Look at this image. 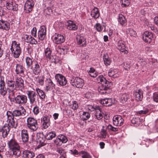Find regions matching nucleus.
Masks as SVG:
<instances>
[{
	"instance_id": "7ed1b4c3",
	"label": "nucleus",
	"mask_w": 158,
	"mask_h": 158,
	"mask_svg": "<svg viewBox=\"0 0 158 158\" xmlns=\"http://www.w3.org/2000/svg\"><path fill=\"white\" fill-rule=\"evenodd\" d=\"M56 136V133L54 131L47 132L45 136V137L43 134H40V135L38 138V142L39 143V144L38 146V148H40L46 144V139L48 140H51Z\"/></svg>"
},
{
	"instance_id": "4c0bfd02",
	"label": "nucleus",
	"mask_w": 158,
	"mask_h": 158,
	"mask_svg": "<svg viewBox=\"0 0 158 158\" xmlns=\"http://www.w3.org/2000/svg\"><path fill=\"white\" fill-rule=\"evenodd\" d=\"M135 99L137 101H141L143 98V92L141 90H139L138 92H136L135 93Z\"/></svg>"
},
{
	"instance_id": "f3484780",
	"label": "nucleus",
	"mask_w": 158,
	"mask_h": 158,
	"mask_svg": "<svg viewBox=\"0 0 158 158\" xmlns=\"http://www.w3.org/2000/svg\"><path fill=\"white\" fill-rule=\"evenodd\" d=\"M15 84L17 88L18 87L20 89H23L24 87V81L22 77L16 76L15 77Z\"/></svg>"
},
{
	"instance_id": "4be33fe9",
	"label": "nucleus",
	"mask_w": 158,
	"mask_h": 158,
	"mask_svg": "<svg viewBox=\"0 0 158 158\" xmlns=\"http://www.w3.org/2000/svg\"><path fill=\"white\" fill-rule=\"evenodd\" d=\"M31 69L33 73L35 75H38L41 72V69L39 64L36 61H35L34 64L31 66Z\"/></svg>"
},
{
	"instance_id": "6e6552de",
	"label": "nucleus",
	"mask_w": 158,
	"mask_h": 158,
	"mask_svg": "<svg viewBox=\"0 0 158 158\" xmlns=\"http://www.w3.org/2000/svg\"><path fill=\"white\" fill-rule=\"evenodd\" d=\"M20 110H14L12 113L10 111H8L9 115L13 116V117H20L21 116H24L26 114V111L23 106L20 107Z\"/></svg>"
},
{
	"instance_id": "de8ad7c7",
	"label": "nucleus",
	"mask_w": 158,
	"mask_h": 158,
	"mask_svg": "<svg viewBox=\"0 0 158 158\" xmlns=\"http://www.w3.org/2000/svg\"><path fill=\"white\" fill-rule=\"evenodd\" d=\"M128 98H129L127 94H123L121 96L120 100L122 102L124 103L126 102Z\"/></svg>"
},
{
	"instance_id": "6e6d98bb",
	"label": "nucleus",
	"mask_w": 158,
	"mask_h": 158,
	"mask_svg": "<svg viewBox=\"0 0 158 158\" xmlns=\"http://www.w3.org/2000/svg\"><path fill=\"white\" fill-rule=\"evenodd\" d=\"M78 105L77 102L75 101L72 102V108L74 110H77L78 108Z\"/></svg>"
},
{
	"instance_id": "a878e982",
	"label": "nucleus",
	"mask_w": 158,
	"mask_h": 158,
	"mask_svg": "<svg viewBox=\"0 0 158 158\" xmlns=\"http://www.w3.org/2000/svg\"><path fill=\"white\" fill-rule=\"evenodd\" d=\"M78 45L81 47H85L86 45V39L83 36L78 35L77 37Z\"/></svg>"
},
{
	"instance_id": "72a5a7b5",
	"label": "nucleus",
	"mask_w": 158,
	"mask_h": 158,
	"mask_svg": "<svg viewBox=\"0 0 158 158\" xmlns=\"http://www.w3.org/2000/svg\"><path fill=\"white\" fill-rule=\"evenodd\" d=\"M25 40L27 43L31 44H36L37 43V41L31 35H26Z\"/></svg>"
},
{
	"instance_id": "7c9ffc66",
	"label": "nucleus",
	"mask_w": 158,
	"mask_h": 158,
	"mask_svg": "<svg viewBox=\"0 0 158 158\" xmlns=\"http://www.w3.org/2000/svg\"><path fill=\"white\" fill-rule=\"evenodd\" d=\"M117 48L121 52H124L126 50V47L124 42L122 40H119L118 41L117 44Z\"/></svg>"
},
{
	"instance_id": "aec40b11",
	"label": "nucleus",
	"mask_w": 158,
	"mask_h": 158,
	"mask_svg": "<svg viewBox=\"0 0 158 158\" xmlns=\"http://www.w3.org/2000/svg\"><path fill=\"white\" fill-rule=\"evenodd\" d=\"M114 99L111 98L102 99L101 100V104L106 106L112 105L114 103Z\"/></svg>"
},
{
	"instance_id": "b1692460",
	"label": "nucleus",
	"mask_w": 158,
	"mask_h": 158,
	"mask_svg": "<svg viewBox=\"0 0 158 158\" xmlns=\"http://www.w3.org/2000/svg\"><path fill=\"white\" fill-rule=\"evenodd\" d=\"M7 93V89L5 86L3 79H0V94L3 96Z\"/></svg>"
},
{
	"instance_id": "5701e85b",
	"label": "nucleus",
	"mask_w": 158,
	"mask_h": 158,
	"mask_svg": "<svg viewBox=\"0 0 158 158\" xmlns=\"http://www.w3.org/2000/svg\"><path fill=\"white\" fill-rule=\"evenodd\" d=\"M153 37L152 33L149 31H145L143 35V39L146 42L150 43Z\"/></svg>"
},
{
	"instance_id": "473e14b6",
	"label": "nucleus",
	"mask_w": 158,
	"mask_h": 158,
	"mask_svg": "<svg viewBox=\"0 0 158 158\" xmlns=\"http://www.w3.org/2000/svg\"><path fill=\"white\" fill-rule=\"evenodd\" d=\"M22 139L23 142H27L28 140V135L27 131L23 129L21 132Z\"/></svg>"
},
{
	"instance_id": "a211bd4d",
	"label": "nucleus",
	"mask_w": 158,
	"mask_h": 158,
	"mask_svg": "<svg viewBox=\"0 0 158 158\" xmlns=\"http://www.w3.org/2000/svg\"><path fill=\"white\" fill-rule=\"evenodd\" d=\"M72 85L77 88H81L84 85V80L80 78L76 77L74 79Z\"/></svg>"
},
{
	"instance_id": "8fccbe9b",
	"label": "nucleus",
	"mask_w": 158,
	"mask_h": 158,
	"mask_svg": "<svg viewBox=\"0 0 158 158\" xmlns=\"http://www.w3.org/2000/svg\"><path fill=\"white\" fill-rule=\"evenodd\" d=\"M120 2L122 4V6L124 7L128 6L130 3L129 0H121Z\"/></svg>"
},
{
	"instance_id": "0eeeda50",
	"label": "nucleus",
	"mask_w": 158,
	"mask_h": 158,
	"mask_svg": "<svg viewBox=\"0 0 158 158\" xmlns=\"http://www.w3.org/2000/svg\"><path fill=\"white\" fill-rule=\"evenodd\" d=\"M14 97L15 102L17 104L21 105L26 103L27 102V98L25 95H19Z\"/></svg>"
},
{
	"instance_id": "412c9836",
	"label": "nucleus",
	"mask_w": 158,
	"mask_h": 158,
	"mask_svg": "<svg viewBox=\"0 0 158 158\" xmlns=\"http://www.w3.org/2000/svg\"><path fill=\"white\" fill-rule=\"evenodd\" d=\"M67 28L70 30L75 31L78 28L77 26L74 22L69 20L65 23Z\"/></svg>"
},
{
	"instance_id": "338daca9",
	"label": "nucleus",
	"mask_w": 158,
	"mask_h": 158,
	"mask_svg": "<svg viewBox=\"0 0 158 158\" xmlns=\"http://www.w3.org/2000/svg\"><path fill=\"white\" fill-rule=\"evenodd\" d=\"M88 58V56L87 54V53H85L82 54L81 55V58L83 60H86Z\"/></svg>"
},
{
	"instance_id": "052dcab7",
	"label": "nucleus",
	"mask_w": 158,
	"mask_h": 158,
	"mask_svg": "<svg viewBox=\"0 0 158 158\" xmlns=\"http://www.w3.org/2000/svg\"><path fill=\"white\" fill-rule=\"evenodd\" d=\"M37 29L35 27H34L31 31V34L32 35L35 37L37 36Z\"/></svg>"
},
{
	"instance_id": "5fc2aeb1",
	"label": "nucleus",
	"mask_w": 158,
	"mask_h": 158,
	"mask_svg": "<svg viewBox=\"0 0 158 158\" xmlns=\"http://www.w3.org/2000/svg\"><path fill=\"white\" fill-rule=\"evenodd\" d=\"M140 120V118L138 117L133 118L131 120V122L133 124H137V125H138Z\"/></svg>"
},
{
	"instance_id": "393cba45",
	"label": "nucleus",
	"mask_w": 158,
	"mask_h": 158,
	"mask_svg": "<svg viewBox=\"0 0 158 158\" xmlns=\"http://www.w3.org/2000/svg\"><path fill=\"white\" fill-rule=\"evenodd\" d=\"M41 120L43 122V127L45 129L47 128L50 123L49 117L47 116H44L42 118Z\"/></svg>"
},
{
	"instance_id": "69168bd1",
	"label": "nucleus",
	"mask_w": 158,
	"mask_h": 158,
	"mask_svg": "<svg viewBox=\"0 0 158 158\" xmlns=\"http://www.w3.org/2000/svg\"><path fill=\"white\" fill-rule=\"evenodd\" d=\"M138 62H139L141 66H143L147 64L146 62L143 60L141 59H139V60H138Z\"/></svg>"
},
{
	"instance_id": "e433bc0d",
	"label": "nucleus",
	"mask_w": 158,
	"mask_h": 158,
	"mask_svg": "<svg viewBox=\"0 0 158 158\" xmlns=\"http://www.w3.org/2000/svg\"><path fill=\"white\" fill-rule=\"evenodd\" d=\"M91 16L94 19L98 18L99 16V13L98 9L96 7H94L92 10L91 13Z\"/></svg>"
},
{
	"instance_id": "f704fd0d",
	"label": "nucleus",
	"mask_w": 158,
	"mask_h": 158,
	"mask_svg": "<svg viewBox=\"0 0 158 158\" xmlns=\"http://www.w3.org/2000/svg\"><path fill=\"white\" fill-rule=\"evenodd\" d=\"M69 49V48L68 46H58V48L57 49V51L58 52L60 53L61 54H64L67 53V52Z\"/></svg>"
},
{
	"instance_id": "58836bf2",
	"label": "nucleus",
	"mask_w": 158,
	"mask_h": 158,
	"mask_svg": "<svg viewBox=\"0 0 158 158\" xmlns=\"http://www.w3.org/2000/svg\"><path fill=\"white\" fill-rule=\"evenodd\" d=\"M44 55L47 60H50L52 57V51L49 48H47L44 50Z\"/></svg>"
},
{
	"instance_id": "423d86ee",
	"label": "nucleus",
	"mask_w": 158,
	"mask_h": 158,
	"mask_svg": "<svg viewBox=\"0 0 158 158\" xmlns=\"http://www.w3.org/2000/svg\"><path fill=\"white\" fill-rule=\"evenodd\" d=\"M7 84L9 89V98H10V97H14L15 94L14 90L17 89L14 81L12 80H8L7 81Z\"/></svg>"
},
{
	"instance_id": "0e129e2a",
	"label": "nucleus",
	"mask_w": 158,
	"mask_h": 158,
	"mask_svg": "<svg viewBox=\"0 0 158 158\" xmlns=\"http://www.w3.org/2000/svg\"><path fill=\"white\" fill-rule=\"evenodd\" d=\"M6 146V143H2V145L1 148H0V158H2V156L1 154V153L4 151V148Z\"/></svg>"
},
{
	"instance_id": "6ab92c4d",
	"label": "nucleus",
	"mask_w": 158,
	"mask_h": 158,
	"mask_svg": "<svg viewBox=\"0 0 158 158\" xmlns=\"http://www.w3.org/2000/svg\"><path fill=\"white\" fill-rule=\"evenodd\" d=\"M120 75V72L117 69H110L108 72V76L110 77L113 78H116L118 77Z\"/></svg>"
},
{
	"instance_id": "1a4fd4ad",
	"label": "nucleus",
	"mask_w": 158,
	"mask_h": 158,
	"mask_svg": "<svg viewBox=\"0 0 158 158\" xmlns=\"http://www.w3.org/2000/svg\"><path fill=\"white\" fill-rule=\"evenodd\" d=\"M27 92L30 104H33L38 100L39 98L34 91L28 90Z\"/></svg>"
},
{
	"instance_id": "4468645a",
	"label": "nucleus",
	"mask_w": 158,
	"mask_h": 158,
	"mask_svg": "<svg viewBox=\"0 0 158 158\" xmlns=\"http://www.w3.org/2000/svg\"><path fill=\"white\" fill-rule=\"evenodd\" d=\"M54 37L53 41L57 44H60L64 42L65 39L63 35H62L55 33L53 36Z\"/></svg>"
},
{
	"instance_id": "a19ab883",
	"label": "nucleus",
	"mask_w": 158,
	"mask_h": 158,
	"mask_svg": "<svg viewBox=\"0 0 158 158\" xmlns=\"http://www.w3.org/2000/svg\"><path fill=\"white\" fill-rule=\"evenodd\" d=\"M25 61L27 68H29L30 67H31V66L34 64V63L35 61L29 57H27L25 58Z\"/></svg>"
},
{
	"instance_id": "cd10ccee",
	"label": "nucleus",
	"mask_w": 158,
	"mask_h": 158,
	"mask_svg": "<svg viewBox=\"0 0 158 158\" xmlns=\"http://www.w3.org/2000/svg\"><path fill=\"white\" fill-rule=\"evenodd\" d=\"M10 130V128L7 125L3 126L1 128L0 133L2 136L3 138L6 137L9 132Z\"/></svg>"
},
{
	"instance_id": "3c124183",
	"label": "nucleus",
	"mask_w": 158,
	"mask_h": 158,
	"mask_svg": "<svg viewBox=\"0 0 158 158\" xmlns=\"http://www.w3.org/2000/svg\"><path fill=\"white\" fill-rule=\"evenodd\" d=\"M85 108L86 110L91 112L95 110H96V106L94 107L89 105H86L85 106Z\"/></svg>"
},
{
	"instance_id": "dca6fc26",
	"label": "nucleus",
	"mask_w": 158,
	"mask_h": 158,
	"mask_svg": "<svg viewBox=\"0 0 158 158\" xmlns=\"http://www.w3.org/2000/svg\"><path fill=\"white\" fill-rule=\"evenodd\" d=\"M46 35V27L44 26H41L38 32V36L39 39L43 40L45 38Z\"/></svg>"
},
{
	"instance_id": "9b49d317",
	"label": "nucleus",
	"mask_w": 158,
	"mask_h": 158,
	"mask_svg": "<svg viewBox=\"0 0 158 158\" xmlns=\"http://www.w3.org/2000/svg\"><path fill=\"white\" fill-rule=\"evenodd\" d=\"M34 5L32 0H28L26 1L24 6V10L25 13H28L32 11Z\"/></svg>"
},
{
	"instance_id": "ddd939ff",
	"label": "nucleus",
	"mask_w": 158,
	"mask_h": 158,
	"mask_svg": "<svg viewBox=\"0 0 158 158\" xmlns=\"http://www.w3.org/2000/svg\"><path fill=\"white\" fill-rule=\"evenodd\" d=\"M7 122L9 123L7 125L9 127L16 128L18 126V123L15 122L13 116L9 115L8 112H7Z\"/></svg>"
},
{
	"instance_id": "680f3d73",
	"label": "nucleus",
	"mask_w": 158,
	"mask_h": 158,
	"mask_svg": "<svg viewBox=\"0 0 158 158\" xmlns=\"http://www.w3.org/2000/svg\"><path fill=\"white\" fill-rule=\"evenodd\" d=\"M148 111V109H146L145 110H141L137 112V114H147Z\"/></svg>"
},
{
	"instance_id": "13d9d810",
	"label": "nucleus",
	"mask_w": 158,
	"mask_h": 158,
	"mask_svg": "<svg viewBox=\"0 0 158 158\" xmlns=\"http://www.w3.org/2000/svg\"><path fill=\"white\" fill-rule=\"evenodd\" d=\"M57 151L58 152L60 153V155L62 156H64V155L66 152L65 151L61 148H57Z\"/></svg>"
},
{
	"instance_id": "c85d7f7f",
	"label": "nucleus",
	"mask_w": 158,
	"mask_h": 158,
	"mask_svg": "<svg viewBox=\"0 0 158 158\" xmlns=\"http://www.w3.org/2000/svg\"><path fill=\"white\" fill-rule=\"evenodd\" d=\"M25 68L22 64H16L15 72L17 74H23Z\"/></svg>"
},
{
	"instance_id": "f03ea898",
	"label": "nucleus",
	"mask_w": 158,
	"mask_h": 158,
	"mask_svg": "<svg viewBox=\"0 0 158 158\" xmlns=\"http://www.w3.org/2000/svg\"><path fill=\"white\" fill-rule=\"evenodd\" d=\"M8 148L12 152L13 155L18 157L21 154L20 147L19 143L14 138L8 141L7 143Z\"/></svg>"
},
{
	"instance_id": "774afa93",
	"label": "nucleus",
	"mask_w": 158,
	"mask_h": 158,
	"mask_svg": "<svg viewBox=\"0 0 158 158\" xmlns=\"http://www.w3.org/2000/svg\"><path fill=\"white\" fill-rule=\"evenodd\" d=\"M153 99L154 101L158 102V94H154L153 96Z\"/></svg>"
},
{
	"instance_id": "bb28decb",
	"label": "nucleus",
	"mask_w": 158,
	"mask_h": 158,
	"mask_svg": "<svg viewBox=\"0 0 158 158\" xmlns=\"http://www.w3.org/2000/svg\"><path fill=\"white\" fill-rule=\"evenodd\" d=\"M10 28L9 23L6 21L0 20V29L8 31Z\"/></svg>"
},
{
	"instance_id": "f257e3e1",
	"label": "nucleus",
	"mask_w": 158,
	"mask_h": 158,
	"mask_svg": "<svg viewBox=\"0 0 158 158\" xmlns=\"http://www.w3.org/2000/svg\"><path fill=\"white\" fill-rule=\"evenodd\" d=\"M98 83H101V85L98 87V91L101 94H105L112 85V84L107 81L103 75H100L97 78Z\"/></svg>"
},
{
	"instance_id": "2f4dec72",
	"label": "nucleus",
	"mask_w": 158,
	"mask_h": 158,
	"mask_svg": "<svg viewBox=\"0 0 158 158\" xmlns=\"http://www.w3.org/2000/svg\"><path fill=\"white\" fill-rule=\"evenodd\" d=\"M46 87L48 89L55 88V84L50 78H47L45 81Z\"/></svg>"
},
{
	"instance_id": "37998d69",
	"label": "nucleus",
	"mask_w": 158,
	"mask_h": 158,
	"mask_svg": "<svg viewBox=\"0 0 158 158\" xmlns=\"http://www.w3.org/2000/svg\"><path fill=\"white\" fill-rule=\"evenodd\" d=\"M79 156H81L82 158H91V156L86 152L81 151L79 152Z\"/></svg>"
},
{
	"instance_id": "c03bdc74",
	"label": "nucleus",
	"mask_w": 158,
	"mask_h": 158,
	"mask_svg": "<svg viewBox=\"0 0 158 158\" xmlns=\"http://www.w3.org/2000/svg\"><path fill=\"white\" fill-rule=\"evenodd\" d=\"M103 59L104 64L106 66L109 65L111 63V60L107 55H104L103 57Z\"/></svg>"
},
{
	"instance_id": "4d7b16f0",
	"label": "nucleus",
	"mask_w": 158,
	"mask_h": 158,
	"mask_svg": "<svg viewBox=\"0 0 158 158\" xmlns=\"http://www.w3.org/2000/svg\"><path fill=\"white\" fill-rule=\"evenodd\" d=\"M129 31V34L131 36L135 37L136 35V32L131 29H128Z\"/></svg>"
},
{
	"instance_id": "a18cd8bd",
	"label": "nucleus",
	"mask_w": 158,
	"mask_h": 158,
	"mask_svg": "<svg viewBox=\"0 0 158 158\" xmlns=\"http://www.w3.org/2000/svg\"><path fill=\"white\" fill-rule=\"evenodd\" d=\"M89 74L91 77H96L98 75L97 72L95 71L94 68H90L89 70Z\"/></svg>"
},
{
	"instance_id": "f8f14e48",
	"label": "nucleus",
	"mask_w": 158,
	"mask_h": 158,
	"mask_svg": "<svg viewBox=\"0 0 158 158\" xmlns=\"http://www.w3.org/2000/svg\"><path fill=\"white\" fill-rule=\"evenodd\" d=\"M7 8L10 10L17 11L18 10V5L12 0H7L6 1Z\"/></svg>"
},
{
	"instance_id": "20e7f679",
	"label": "nucleus",
	"mask_w": 158,
	"mask_h": 158,
	"mask_svg": "<svg viewBox=\"0 0 158 158\" xmlns=\"http://www.w3.org/2000/svg\"><path fill=\"white\" fill-rule=\"evenodd\" d=\"M10 50L14 57L15 58L19 57L21 52L20 44L16 41H14L12 42Z\"/></svg>"
},
{
	"instance_id": "603ef678",
	"label": "nucleus",
	"mask_w": 158,
	"mask_h": 158,
	"mask_svg": "<svg viewBox=\"0 0 158 158\" xmlns=\"http://www.w3.org/2000/svg\"><path fill=\"white\" fill-rule=\"evenodd\" d=\"M44 77L43 76H41L38 77L37 80V82L41 85H43L44 83Z\"/></svg>"
},
{
	"instance_id": "c9c22d12",
	"label": "nucleus",
	"mask_w": 158,
	"mask_h": 158,
	"mask_svg": "<svg viewBox=\"0 0 158 158\" xmlns=\"http://www.w3.org/2000/svg\"><path fill=\"white\" fill-rule=\"evenodd\" d=\"M118 22L123 26H125L127 24V20L125 17L122 14H120L118 16Z\"/></svg>"
},
{
	"instance_id": "ea45409f",
	"label": "nucleus",
	"mask_w": 158,
	"mask_h": 158,
	"mask_svg": "<svg viewBox=\"0 0 158 158\" xmlns=\"http://www.w3.org/2000/svg\"><path fill=\"white\" fill-rule=\"evenodd\" d=\"M23 154L26 158H33L35 156V154L33 152L29 150L25 151Z\"/></svg>"
},
{
	"instance_id": "09e8293b",
	"label": "nucleus",
	"mask_w": 158,
	"mask_h": 158,
	"mask_svg": "<svg viewBox=\"0 0 158 158\" xmlns=\"http://www.w3.org/2000/svg\"><path fill=\"white\" fill-rule=\"evenodd\" d=\"M58 137L61 142V144L66 143L68 140L66 137L63 135H60L58 136Z\"/></svg>"
},
{
	"instance_id": "2eb2a0df",
	"label": "nucleus",
	"mask_w": 158,
	"mask_h": 158,
	"mask_svg": "<svg viewBox=\"0 0 158 158\" xmlns=\"http://www.w3.org/2000/svg\"><path fill=\"white\" fill-rule=\"evenodd\" d=\"M114 124L116 126H120L122 125L124 120L122 117L119 115L114 116L113 118Z\"/></svg>"
},
{
	"instance_id": "39448f33",
	"label": "nucleus",
	"mask_w": 158,
	"mask_h": 158,
	"mask_svg": "<svg viewBox=\"0 0 158 158\" xmlns=\"http://www.w3.org/2000/svg\"><path fill=\"white\" fill-rule=\"evenodd\" d=\"M27 127L32 131H36L38 128V125L37 121L33 118L29 117L27 118Z\"/></svg>"
},
{
	"instance_id": "bf43d9fd",
	"label": "nucleus",
	"mask_w": 158,
	"mask_h": 158,
	"mask_svg": "<svg viewBox=\"0 0 158 158\" xmlns=\"http://www.w3.org/2000/svg\"><path fill=\"white\" fill-rule=\"evenodd\" d=\"M95 27L98 31H100L102 30V27L99 23H97L95 25Z\"/></svg>"
},
{
	"instance_id": "49530a36",
	"label": "nucleus",
	"mask_w": 158,
	"mask_h": 158,
	"mask_svg": "<svg viewBox=\"0 0 158 158\" xmlns=\"http://www.w3.org/2000/svg\"><path fill=\"white\" fill-rule=\"evenodd\" d=\"M90 117L89 113L87 112H84L82 114V118L83 120H86L89 119Z\"/></svg>"
},
{
	"instance_id": "864d4df0",
	"label": "nucleus",
	"mask_w": 158,
	"mask_h": 158,
	"mask_svg": "<svg viewBox=\"0 0 158 158\" xmlns=\"http://www.w3.org/2000/svg\"><path fill=\"white\" fill-rule=\"evenodd\" d=\"M40 109L39 106L36 105L33 108V111L34 114L37 115L40 112Z\"/></svg>"
},
{
	"instance_id": "79ce46f5",
	"label": "nucleus",
	"mask_w": 158,
	"mask_h": 158,
	"mask_svg": "<svg viewBox=\"0 0 158 158\" xmlns=\"http://www.w3.org/2000/svg\"><path fill=\"white\" fill-rule=\"evenodd\" d=\"M36 90L40 98L44 99L45 98L46 95L44 91L39 88H36Z\"/></svg>"
},
{
	"instance_id": "e2e57ef3",
	"label": "nucleus",
	"mask_w": 158,
	"mask_h": 158,
	"mask_svg": "<svg viewBox=\"0 0 158 158\" xmlns=\"http://www.w3.org/2000/svg\"><path fill=\"white\" fill-rule=\"evenodd\" d=\"M54 142L56 145H61V142L60 141L58 137L54 140Z\"/></svg>"
},
{
	"instance_id": "c756f323",
	"label": "nucleus",
	"mask_w": 158,
	"mask_h": 158,
	"mask_svg": "<svg viewBox=\"0 0 158 158\" xmlns=\"http://www.w3.org/2000/svg\"><path fill=\"white\" fill-rule=\"evenodd\" d=\"M96 113L95 114L96 118L98 120H101L103 116V113L101 111L99 106H96Z\"/></svg>"
},
{
	"instance_id": "9d476101",
	"label": "nucleus",
	"mask_w": 158,
	"mask_h": 158,
	"mask_svg": "<svg viewBox=\"0 0 158 158\" xmlns=\"http://www.w3.org/2000/svg\"><path fill=\"white\" fill-rule=\"evenodd\" d=\"M55 78L57 83L60 85L64 86L67 83V81L66 78L61 74H56L55 76Z\"/></svg>"
}]
</instances>
